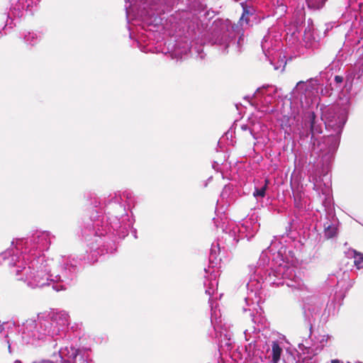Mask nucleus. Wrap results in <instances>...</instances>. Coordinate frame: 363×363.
<instances>
[{"instance_id": "f257e3e1", "label": "nucleus", "mask_w": 363, "mask_h": 363, "mask_svg": "<svg viewBox=\"0 0 363 363\" xmlns=\"http://www.w3.org/2000/svg\"><path fill=\"white\" fill-rule=\"evenodd\" d=\"M272 362L277 363L281 357L282 349L279 346L277 342H273L272 345Z\"/></svg>"}, {"instance_id": "f03ea898", "label": "nucleus", "mask_w": 363, "mask_h": 363, "mask_svg": "<svg viewBox=\"0 0 363 363\" xmlns=\"http://www.w3.org/2000/svg\"><path fill=\"white\" fill-rule=\"evenodd\" d=\"M354 252V264L357 267V269H362L363 267V253L359 252L357 250H353Z\"/></svg>"}, {"instance_id": "7ed1b4c3", "label": "nucleus", "mask_w": 363, "mask_h": 363, "mask_svg": "<svg viewBox=\"0 0 363 363\" xmlns=\"http://www.w3.org/2000/svg\"><path fill=\"white\" fill-rule=\"evenodd\" d=\"M264 185L260 189H255L253 192V196L255 197H264L265 196L266 190L267 189V185L269 184V180L266 179L264 181Z\"/></svg>"}, {"instance_id": "20e7f679", "label": "nucleus", "mask_w": 363, "mask_h": 363, "mask_svg": "<svg viewBox=\"0 0 363 363\" xmlns=\"http://www.w3.org/2000/svg\"><path fill=\"white\" fill-rule=\"evenodd\" d=\"M337 235V229L330 225L325 229V235L328 238H332Z\"/></svg>"}, {"instance_id": "39448f33", "label": "nucleus", "mask_w": 363, "mask_h": 363, "mask_svg": "<svg viewBox=\"0 0 363 363\" xmlns=\"http://www.w3.org/2000/svg\"><path fill=\"white\" fill-rule=\"evenodd\" d=\"M249 15H250V11L246 9H244L243 13L240 18V21L241 22V23H242L243 22H245L246 24L249 23V18H248Z\"/></svg>"}, {"instance_id": "423d86ee", "label": "nucleus", "mask_w": 363, "mask_h": 363, "mask_svg": "<svg viewBox=\"0 0 363 363\" xmlns=\"http://www.w3.org/2000/svg\"><path fill=\"white\" fill-rule=\"evenodd\" d=\"M309 4H311L313 6H322L326 0H307Z\"/></svg>"}, {"instance_id": "0eeeda50", "label": "nucleus", "mask_w": 363, "mask_h": 363, "mask_svg": "<svg viewBox=\"0 0 363 363\" xmlns=\"http://www.w3.org/2000/svg\"><path fill=\"white\" fill-rule=\"evenodd\" d=\"M311 130L313 133L314 129V123L315 120V114L314 112H311L309 115Z\"/></svg>"}, {"instance_id": "6e6552de", "label": "nucleus", "mask_w": 363, "mask_h": 363, "mask_svg": "<svg viewBox=\"0 0 363 363\" xmlns=\"http://www.w3.org/2000/svg\"><path fill=\"white\" fill-rule=\"evenodd\" d=\"M342 81H343V77H342L339 76V75H336V76L335 77V82L336 83H338V84H339V83H342Z\"/></svg>"}, {"instance_id": "1a4fd4ad", "label": "nucleus", "mask_w": 363, "mask_h": 363, "mask_svg": "<svg viewBox=\"0 0 363 363\" xmlns=\"http://www.w3.org/2000/svg\"><path fill=\"white\" fill-rule=\"evenodd\" d=\"M330 363H343L342 362H341L340 360L339 359H332Z\"/></svg>"}]
</instances>
